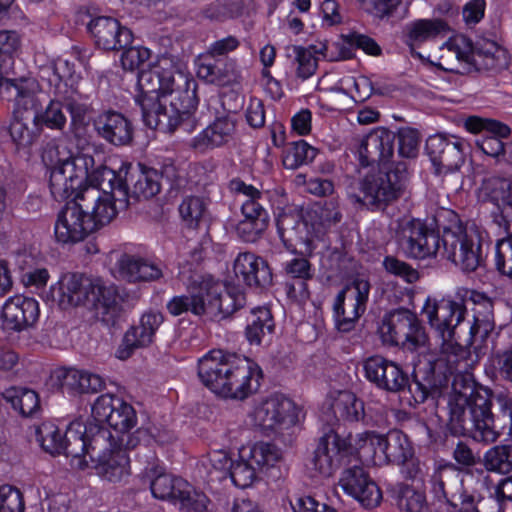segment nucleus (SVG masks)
Returning a JSON list of instances; mask_svg holds the SVG:
<instances>
[{
  "mask_svg": "<svg viewBox=\"0 0 512 512\" xmlns=\"http://www.w3.org/2000/svg\"><path fill=\"white\" fill-rule=\"evenodd\" d=\"M40 91V84L34 77H5L0 84V93L14 103L13 111L22 113L40 108L41 102L38 99Z\"/></svg>",
  "mask_w": 512,
  "mask_h": 512,
  "instance_id": "5701e85b",
  "label": "nucleus"
},
{
  "mask_svg": "<svg viewBox=\"0 0 512 512\" xmlns=\"http://www.w3.org/2000/svg\"><path fill=\"white\" fill-rule=\"evenodd\" d=\"M176 502H179L181 509L186 512H205L207 509V497L195 491L187 482V488L181 489L177 494Z\"/></svg>",
  "mask_w": 512,
  "mask_h": 512,
  "instance_id": "338daca9",
  "label": "nucleus"
},
{
  "mask_svg": "<svg viewBox=\"0 0 512 512\" xmlns=\"http://www.w3.org/2000/svg\"><path fill=\"white\" fill-rule=\"evenodd\" d=\"M183 488H187L185 480L165 472L157 474L150 483V489L155 498L172 502H176L177 494Z\"/></svg>",
  "mask_w": 512,
  "mask_h": 512,
  "instance_id": "8fccbe9b",
  "label": "nucleus"
},
{
  "mask_svg": "<svg viewBox=\"0 0 512 512\" xmlns=\"http://www.w3.org/2000/svg\"><path fill=\"white\" fill-rule=\"evenodd\" d=\"M395 132L379 127L367 134L361 141L358 153L361 166L386 164L394 154Z\"/></svg>",
  "mask_w": 512,
  "mask_h": 512,
  "instance_id": "6ab92c4d",
  "label": "nucleus"
},
{
  "mask_svg": "<svg viewBox=\"0 0 512 512\" xmlns=\"http://www.w3.org/2000/svg\"><path fill=\"white\" fill-rule=\"evenodd\" d=\"M361 440L369 442L375 452H381L387 462L392 464L404 465L414 453L408 436L397 429L390 430L385 435L365 432Z\"/></svg>",
  "mask_w": 512,
  "mask_h": 512,
  "instance_id": "aec40b11",
  "label": "nucleus"
},
{
  "mask_svg": "<svg viewBox=\"0 0 512 512\" xmlns=\"http://www.w3.org/2000/svg\"><path fill=\"white\" fill-rule=\"evenodd\" d=\"M235 129L236 122L230 116L217 117L213 123L191 140L189 146L201 153L213 150L230 142Z\"/></svg>",
  "mask_w": 512,
  "mask_h": 512,
  "instance_id": "bb28decb",
  "label": "nucleus"
},
{
  "mask_svg": "<svg viewBox=\"0 0 512 512\" xmlns=\"http://www.w3.org/2000/svg\"><path fill=\"white\" fill-rule=\"evenodd\" d=\"M449 30L447 22L442 19H420L406 26L405 42L413 53L416 43H423L438 35L446 34Z\"/></svg>",
  "mask_w": 512,
  "mask_h": 512,
  "instance_id": "4c0bfd02",
  "label": "nucleus"
},
{
  "mask_svg": "<svg viewBox=\"0 0 512 512\" xmlns=\"http://www.w3.org/2000/svg\"><path fill=\"white\" fill-rule=\"evenodd\" d=\"M505 51L494 41L482 39L474 45L471 43L469 66L476 69L494 70L503 65Z\"/></svg>",
  "mask_w": 512,
  "mask_h": 512,
  "instance_id": "58836bf2",
  "label": "nucleus"
},
{
  "mask_svg": "<svg viewBox=\"0 0 512 512\" xmlns=\"http://www.w3.org/2000/svg\"><path fill=\"white\" fill-rule=\"evenodd\" d=\"M317 153L318 150L306 141H296L291 143V148L287 150L283 158V164L287 169L295 170L301 165L312 162Z\"/></svg>",
  "mask_w": 512,
  "mask_h": 512,
  "instance_id": "052dcab7",
  "label": "nucleus"
},
{
  "mask_svg": "<svg viewBox=\"0 0 512 512\" xmlns=\"http://www.w3.org/2000/svg\"><path fill=\"white\" fill-rule=\"evenodd\" d=\"M350 437L342 438L333 429L324 433L320 437L318 446L311 458L312 469L320 476L330 477L337 466L334 456H347L353 453L354 447L351 444Z\"/></svg>",
  "mask_w": 512,
  "mask_h": 512,
  "instance_id": "f3484780",
  "label": "nucleus"
},
{
  "mask_svg": "<svg viewBox=\"0 0 512 512\" xmlns=\"http://www.w3.org/2000/svg\"><path fill=\"white\" fill-rule=\"evenodd\" d=\"M277 231L286 248H304L311 252L314 240L308 216L298 211L282 212L277 218Z\"/></svg>",
  "mask_w": 512,
  "mask_h": 512,
  "instance_id": "a211bd4d",
  "label": "nucleus"
},
{
  "mask_svg": "<svg viewBox=\"0 0 512 512\" xmlns=\"http://www.w3.org/2000/svg\"><path fill=\"white\" fill-rule=\"evenodd\" d=\"M92 415L113 428L116 433L128 432L136 424L134 408L110 393L102 394L96 399Z\"/></svg>",
  "mask_w": 512,
  "mask_h": 512,
  "instance_id": "4468645a",
  "label": "nucleus"
},
{
  "mask_svg": "<svg viewBox=\"0 0 512 512\" xmlns=\"http://www.w3.org/2000/svg\"><path fill=\"white\" fill-rule=\"evenodd\" d=\"M62 98L51 99L44 110L41 107L34 110L32 122L40 131L42 127L62 131L67 123V117L63 110Z\"/></svg>",
  "mask_w": 512,
  "mask_h": 512,
  "instance_id": "a18cd8bd",
  "label": "nucleus"
},
{
  "mask_svg": "<svg viewBox=\"0 0 512 512\" xmlns=\"http://www.w3.org/2000/svg\"><path fill=\"white\" fill-rule=\"evenodd\" d=\"M433 224L436 233L439 236L442 233L440 239H446L449 234L460 233L468 227L455 211L446 208H440L436 211L433 216Z\"/></svg>",
  "mask_w": 512,
  "mask_h": 512,
  "instance_id": "13d9d810",
  "label": "nucleus"
},
{
  "mask_svg": "<svg viewBox=\"0 0 512 512\" xmlns=\"http://www.w3.org/2000/svg\"><path fill=\"white\" fill-rule=\"evenodd\" d=\"M396 139H398V153L403 158H414L418 154L420 142L419 132L410 127H403L398 130Z\"/></svg>",
  "mask_w": 512,
  "mask_h": 512,
  "instance_id": "69168bd1",
  "label": "nucleus"
},
{
  "mask_svg": "<svg viewBox=\"0 0 512 512\" xmlns=\"http://www.w3.org/2000/svg\"><path fill=\"white\" fill-rule=\"evenodd\" d=\"M471 42L464 36L449 38L440 47V58L437 66L445 71L460 72L455 66L470 63Z\"/></svg>",
  "mask_w": 512,
  "mask_h": 512,
  "instance_id": "c9c22d12",
  "label": "nucleus"
},
{
  "mask_svg": "<svg viewBox=\"0 0 512 512\" xmlns=\"http://www.w3.org/2000/svg\"><path fill=\"white\" fill-rule=\"evenodd\" d=\"M439 358L446 362L451 374L457 373L450 396L448 428L453 435H468L478 442L492 443L499 432L492 413V390L477 386L475 381L463 376L473 364L471 352L455 341L441 340Z\"/></svg>",
  "mask_w": 512,
  "mask_h": 512,
  "instance_id": "f257e3e1",
  "label": "nucleus"
},
{
  "mask_svg": "<svg viewBox=\"0 0 512 512\" xmlns=\"http://www.w3.org/2000/svg\"><path fill=\"white\" fill-rule=\"evenodd\" d=\"M86 428L89 460H101L117 448V436L95 416L92 415V419L86 422Z\"/></svg>",
  "mask_w": 512,
  "mask_h": 512,
  "instance_id": "2f4dec72",
  "label": "nucleus"
},
{
  "mask_svg": "<svg viewBox=\"0 0 512 512\" xmlns=\"http://www.w3.org/2000/svg\"><path fill=\"white\" fill-rule=\"evenodd\" d=\"M39 315V303L34 298L23 295L8 298L1 312L5 327L17 332L34 327Z\"/></svg>",
  "mask_w": 512,
  "mask_h": 512,
  "instance_id": "4be33fe9",
  "label": "nucleus"
},
{
  "mask_svg": "<svg viewBox=\"0 0 512 512\" xmlns=\"http://www.w3.org/2000/svg\"><path fill=\"white\" fill-rule=\"evenodd\" d=\"M467 312L465 299L458 294L456 299L428 297L422 309L427 322L441 340L455 338L457 327L464 321Z\"/></svg>",
  "mask_w": 512,
  "mask_h": 512,
  "instance_id": "6e6552de",
  "label": "nucleus"
},
{
  "mask_svg": "<svg viewBox=\"0 0 512 512\" xmlns=\"http://www.w3.org/2000/svg\"><path fill=\"white\" fill-rule=\"evenodd\" d=\"M399 244L409 258L426 259L435 257L440 249V236L431 225L411 219L400 226Z\"/></svg>",
  "mask_w": 512,
  "mask_h": 512,
  "instance_id": "9d476101",
  "label": "nucleus"
},
{
  "mask_svg": "<svg viewBox=\"0 0 512 512\" xmlns=\"http://www.w3.org/2000/svg\"><path fill=\"white\" fill-rule=\"evenodd\" d=\"M175 76L173 86L164 97L167 99L170 112L175 114L178 126L186 132H192L200 121V117L196 115L198 106L197 84L180 71Z\"/></svg>",
  "mask_w": 512,
  "mask_h": 512,
  "instance_id": "1a4fd4ad",
  "label": "nucleus"
},
{
  "mask_svg": "<svg viewBox=\"0 0 512 512\" xmlns=\"http://www.w3.org/2000/svg\"><path fill=\"white\" fill-rule=\"evenodd\" d=\"M124 177L132 186V197L140 199H149L160 192L159 172L153 168H146L139 164L137 168L125 165L122 169Z\"/></svg>",
  "mask_w": 512,
  "mask_h": 512,
  "instance_id": "7c9ffc66",
  "label": "nucleus"
},
{
  "mask_svg": "<svg viewBox=\"0 0 512 512\" xmlns=\"http://www.w3.org/2000/svg\"><path fill=\"white\" fill-rule=\"evenodd\" d=\"M97 135L114 146H125L133 140V125L122 113L108 110L93 122Z\"/></svg>",
  "mask_w": 512,
  "mask_h": 512,
  "instance_id": "b1692460",
  "label": "nucleus"
},
{
  "mask_svg": "<svg viewBox=\"0 0 512 512\" xmlns=\"http://www.w3.org/2000/svg\"><path fill=\"white\" fill-rule=\"evenodd\" d=\"M53 73L56 77L55 95L56 97L70 96L78 94L77 79L73 67L70 66L68 60L58 59L53 65Z\"/></svg>",
  "mask_w": 512,
  "mask_h": 512,
  "instance_id": "3c124183",
  "label": "nucleus"
},
{
  "mask_svg": "<svg viewBox=\"0 0 512 512\" xmlns=\"http://www.w3.org/2000/svg\"><path fill=\"white\" fill-rule=\"evenodd\" d=\"M425 148L439 175L454 173L464 163L463 143L454 136L447 137L443 134L430 136L426 140Z\"/></svg>",
  "mask_w": 512,
  "mask_h": 512,
  "instance_id": "f8f14e48",
  "label": "nucleus"
},
{
  "mask_svg": "<svg viewBox=\"0 0 512 512\" xmlns=\"http://www.w3.org/2000/svg\"><path fill=\"white\" fill-rule=\"evenodd\" d=\"M444 256L464 272H474L484 262L483 237L475 225L441 239Z\"/></svg>",
  "mask_w": 512,
  "mask_h": 512,
  "instance_id": "0eeeda50",
  "label": "nucleus"
},
{
  "mask_svg": "<svg viewBox=\"0 0 512 512\" xmlns=\"http://www.w3.org/2000/svg\"><path fill=\"white\" fill-rule=\"evenodd\" d=\"M465 299V304L471 302L473 307V319H494L493 301L485 293L475 290H465L461 295Z\"/></svg>",
  "mask_w": 512,
  "mask_h": 512,
  "instance_id": "e2e57ef3",
  "label": "nucleus"
},
{
  "mask_svg": "<svg viewBox=\"0 0 512 512\" xmlns=\"http://www.w3.org/2000/svg\"><path fill=\"white\" fill-rule=\"evenodd\" d=\"M339 485L346 494L356 499L364 508H375L382 500L380 488L361 465L355 464L344 469Z\"/></svg>",
  "mask_w": 512,
  "mask_h": 512,
  "instance_id": "2eb2a0df",
  "label": "nucleus"
},
{
  "mask_svg": "<svg viewBox=\"0 0 512 512\" xmlns=\"http://www.w3.org/2000/svg\"><path fill=\"white\" fill-rule=\"evenodd\" d=\"M365 378L379 390L399 394L406 391L408 374L397 362L376 354L362 363Z\"/></svg>",
  "mask_w": 512,
  "mask_h": 512,
  "instance_id": "9b49d317",
  "label": "nucleus"
},
{
  "mask_svg": "<svg viewBox=\"0 0 512 512\" xmlns=\"http://www.w3.org/2000/svg\"><path fill=\"white\" fill-rule=\"evenodd\" d=\"M215 456L219 457L222 463L221 468H229V474L232 482L240 488H247L253 484L256 479L257 471H261L256 464L251 462V458L242 455L241 459L232 462L226 453L217 452Z\"/></svg>",
  "mask_w": 512,
  "mask_h": 512,
  "instance_id": "a19ab883",
  "label": "nucleus"
},
{
  "mask_svg": "<svg viewBox=\"0 0 512 512\" xmlns=\"http://www.w3.org/2000/svg\"><path fill=\"white\" fill-rule=\"evenodd\" d=\"M86 28L95 45L106 51H118L132 44V31L114 17H91Z\"/></svg>",
  "mask_w": 512,
  "mask_h": 512,
  "instance_id": "ddd939ff",
  "label": "nucleus"
},
{
  "mask_svg": "<svg viewBox=\"0 0 512 512\" xmlns=\"http://www.w3.org/2000/svg\"><path fill=\"white\" fill-rule=\"evenodd\" d=\"M221 283L210 275H200L191 279L187 293L192 294L195 301V315H214L217 298L220 297Z\"/></svg>",
  "mask_w": 512,
  "mask_h": 512,
  "instance_id": "cd10ccee",
  "label": "nucleus"
},
{
  "mask_svg": "<svg viewBox=\"0 0 512 512\" xmlns=\"http://www.w3.org/2000/svg\"><path fill=\"white\" fill-rule=\"evenodd\" d=\"M234 272L246 285L266 289L272 285L273 274L266 260L251 252L240 253L234 261Z\"/></svg>",
  "mask_w": 512,
  "mask_h": 512,
  "instance_id": "a878e982",
  "label": "nucleus"
},
{
  "mask_svg": "<svg viewBox=\"0 0 512 512\" xmlns=\"http://www.w3.org/2000/svg\"><path fill=\"white\" fill-rule=\"evenodd\" d=\"M297 421L298 408L292 400L283 395L270 396L254 411L255 425L264 431L274 430L285 423L294 425Z\"/></svg>",
  "mask_w": 512,
  "mask_h": 512,
  "instance_id": "dca6fc26",
  "label": "nucleus"
},
{
  "mask_svg": "<svg viewBox=\"0 0 512 512\" xmlns=\"http://www.w3.org/2000/svg\"><path fill=\"white\" fill-rule=\"evenodd\" d=\"M433 492L443 497L455 512H503L498 498H484L464 487L463 478L454 464L439 466L431 477Z\"/></svg>",
  "mask_w": 512,
  "mask_h": 512,
  "instance_id": "20e7f679",
  "label": "nucleus"
},
{
  "mask_svg": "<svg viewBox=\"0 0 512 512\" xmlns=\"http://www.w3.org/2000/svg\"><path fill=\"white\" fill-rule=\"evenodd\" d=\"M122 166L118 172L100 165L89 171V186H84L74 198L67 201L58 214L55 237L58 242L75 243L108 224L115 217L108 191L114 189L124 176Z\"/></svg>",
  "mask_w": 512,
  "mask_h": 512,
  "instance_id": "f03ea898",
  "label": "nucleus"
},
{
  "mask_svg": "<svg viewBox=\"0 0 512 512\" xmlns=\"http://www.w3.org/2000/svg\"><path fill=\"white\" fill-rule=\"evenodd\" d=\"M415 315L406 308H398L385 315L379 326L382 341L388 345H399L415 323Z\"/></svg>",
  "mask_w": 512,
  "mask_h": 512,
  "instance_id": "473e14b6",
  "label": "nucleus"
},
{
  "mask_svg": "<svg viewBox=\"0 0 512 512\" xmlns=\"http://www.w3.org/2000/svg\"><path fill=\"white\" fill-rule=\"evenodd\" d=\"M441 360H429L424 367L415 371L412 380L408 377L406 390L410 394L409 404L416 406L424 403L429 397L440 393L444 377L439 370Z\"/></svg>",
  "mask_w": 512,
  "mask_h": 512,
  "instance_id": "412c9836",
  "label": "nucleus"
},
{
  "mask_svg": "<svg viewBox=\"0 0 512 512\" xmlns=\"http://www.w3.org/2000/svg\"><path fill=\"white\" fill-rule=\"evenodd\" d=\"M246 303V294L240 287L235 285L223 287L221 284L220 297L217 298L216 309H214L215 314L211 317L228 318L245 307Z\"/></svg>",
  "mask_w": 512,
  "mask_h": 512,
  "instance_id": "de8ad7c7",
  "label": "nucleus"
},
{
  "mask_svg": "<svg viewBox=\"0 0 512 512\" xmlns=\"http://www.w3.org/2000/svg\"><path fill=\"white\" fill-rule=\"evenodd\" d=\"M118 292L113 285H106L100 278H93V289L90 290L88 303L103 316L114 315L118 305Z\"/></svg>",
  "mask_w": 512,
  "mask_h": 512,
  "instance_id": "c03bdc74",
  "label": "nucleus"
},
{
  "mask_svg": "<svg viewBox=\"0 0 512 512\" xmlns=\"http://www.w3.org/2000/svg\"><path fill=\"white\" fill-rule=\"evenodd\" d=\"M483 465L489 472L508 474L512 471V445H497L484 455Z\"/></svg>",
  "mask_w": 512,
  "mask_h": 512,
  "instance_id": "5fc2aeb1",
  "label": "nucleus"
},
{
  "mask_svg": "<svg viewBox=\"0 0 512 512\" xmlns=\"http://www.w3.org/2000/svg\"><path fill=\"white\" fill-rule=\"evenodd\" d=\"M198 376L204 386L225 398L243 400L259 387L252 363L223 350H212L199 360Z\"/></svg>",
  "mask_w": 512,
  "mask_h": 512,
  "instance_id": "7ed1b4c3",
  "label": "nucleus"
},
{
  "mask_svg": "<svg viewBox=\"0 0 512 512\" xmlns=\"http://www.w3.org/2000/svg\"><path fill=\"white\" fill-rule=\"evenodd\" d=\"M138 102L147 127L168 132H174L179 127L175 120V114H172L170 108H167L168 103L165 97H141Z\"/></svg>",
  "mask_w": 512,
  "mask_h": 512,
  "instance_id": "c85d7f7f",
  "label": "nucleus"
},
{
  "mask_svg": "<svg viewBox=\"0 0 512 512\" xmlns=\"http://www.w3.org/2000/svg\"><path fill=\"white\" fill-rule=\"evenodd\" d=\"M331 408L334 415L343 421L357 422L365 415L363 401L350 391H340Z\"/></svg>",
  "mask_w": 512,
  "mask_h": 512,
  "instance_id": "49530a36",
  "label": "nucleus"
},
{
  "mask_svg": "<svg viewBox=\"0 0 512 512\" xmlns=\"http://www.w3.org/2000/svg\"><path fill=\"white\" fill-rule=\"evenodd\" d=\"M97 474L110 482H119L129 474V458L122 449H114L101 460H89Z\"/></svg>",
  "mask_w": 512,
  "mask_h": 512,
  "instance_id": "ea45409f",
  "label": "nucleus"
},
{
  "mask_svg": "<svg viewBox=\"0 0 512 512\" xmlns=\"http://www.w3.org/2000/svg\"><path fill=\"white\" fill-rule=\"evenodd\" d=\"M314 238H320L334 225L340 222L341 213L333 202H326L307 212Z\"/></svg>",
  "mask_w": 512,
  "mask_h": 512,
  "instance_id": "37998d69",
  "label": "nucleus"
},
{
  "mask_svg": "<svg viewBox=\"0 0 512 512\" xmlns=\"http://www.w3.org/2000/svg\"><path fill=\"white\" fill-rule=\"evenodd\" d=\"M407 175L405 162H398L387 171L370 173L360 182L363 196L355 195V200L371 209H385L401 196Z\"/></svg>",
  "mask_w": 512,
  "mask_h": 512,
  "instance_id": "39448f33",
  "label": "nucleus"
},
{
  "mask_svg": "<svg viewBox=\"0 0 512 512\" xmlns=\"http://www.w3.org/2000/svg\"><path fill=\"white\" fill-rule=\"evenodd\" d=\"M291 49L295 54V61L298 64L296 69L297 77L306 80L314 75L318 68V59L314 56L317 51L312 50L314 47L305 48L294 45Z\"/></svg>",
  "mask_w": 512,
  "mask_h": 512,
  "instance_id": "680f3d73",
  "label": "nucleus"
},
{
  "mask_svg": "<svg viewBox=\"0 0 512 512\" xmlns=\"http://www.w3.org/2000/svg\"><path fill=\"white\" fill-rule=\"evenodd\" d=\"M6 130L17 150L30 148L40 136V130L30 128L25 113L18 111H12Z\"/></svg>",
  "mask_w": 512,
  "mask_h": 512,
  "instance_id": "79ce46f5",
  "label": "nucleus"
},
{
  "mask_svg": "<svg viewBox=\"0 0 512 512\" xmlns=\"http://www.w3.org/2000/svg\"><path fill=\"white\" fill-rule=\"evenodd\" d=\"M122 276L129 282L156 281L163 276L162 269L148 260L123 255L119 260Z\"/></svg>",
  "mask_w": 512,
  "mask_h": 512,
  "instance_id": "e433bc0d",
  "label": "nucleus"
},
{
  "mask_svg": "<svg viewBox=\"0 0 512 512\" xmlns=\"http://www.w3.org/2000/svg\"><path fill=\"white\" fill-rule=\"evenodd\" d=\"M37 441L41 447L48 453H63L64 435L53 426L44 425L36 430Z\"/></svg>",
  "mask_w": 512,
  "mask_h": 512,
  "instance_id": "0e129e2a",
  "label": "nucleus"
},
{
  "mask_svg": "<svg viewBox=\"0 0 512 512\" xmlns=\"http://www.w3.org/2000/svg\"><path fill=\"white\" fill-rule=\"evenodd\" d=\"M397 505L405 512H425L427 509L424 493L403 483L397 486Z\"/></svg>",
  "mask_w": 512,
  "mask_h": 512,
  "instance_id": "bf43d9fd",
  "label": "nucleus"
},
{
  "mask_svg": "<svg viewBox=\"0 0 512 512\" xmlns=\"http://www.w3.org/2000/svg\"><path fill=\"white\" fill-rule=\"evenodd\" d=\"M495 265L502 275L512 279V237H506L497 241Z\"/></svg>",
  "mask_w": 512,
  "mask_h": 512,
  "instance_id": "774afa93",
  "label": "nucleus"
},
{
  "mask_svg": "<svg viewBox=\"0 0 512 512\" xmlns=\"http://www.w3.org/2000/svg\"><path fill=\"white\" fill-rule=\"evenodd\" d=\"M251 462L260 470L274 467L282 459L281 450L273 443L257 442L249 450Z\"/></svg>",
  "mask_w": 512,
  "mask_h": 512,
  "instance_id": "4d7b16f0",
  "label": "nucleus"
},
{
  "mask_svg": "<svg viewBox=\"0 0 512 512\" xmlns=\"http://www.w3.org/2000/svg\"><path fill=\"white\" fill-rule=\"evenodd\" d=\"M2 396L23 416H32L40 408L38 394L27 388L11 387L5 390Z\"/></svg>",
  "mask_w": 512,
  "mask_h": 512,
  "instance_id": "09e8293b",
  "label": "nucleus"
},
{
  "mask_svg": "<svg viewBox=\"0 0 512 512\" xmlns=\"http://www.w3.org/2000/svg\"><path fill=\"white\" fill-rule=\"evenodd\" d=\"M86 422L82 419L72 421L64 434L63 453L78 460L80 469L89 467Z\"/></svg>",
  "mask_w": 512,
  "mask_h": 512,
  "instance_id": "72a5a7b5",
  "label": "nucleus"
},
{
  "mask_svg": "<svg viewBox=\"0 0 512 512\" xmlns=\"http://www.w3.org/2000/svg\"><path fill=\"white\" fill-rule=\"evenodd\" d=\"M95 166L92 155L78 153L62 162L49 175V189L53 198L57 201L74 198L84 188V183L89 178V171Z\"/></svg>",
  "mask_w": 512,
  "mask_h": 512,
  "instance_id": "423d86ee",
  "label": "nucleus"
},
{
  "mask_svg": "<svg viewBox=\"0 0 512 512\" xmlns=\"http://www.w3.org/2000/svg\"><path fill=\"white\" fill-rule=\"evenodd\" d=\"M480 191L483 200L493 203L498 209L512 200L511 184L504 178L490 177L484 179Z\"/></svg>",
  "mask_w": 512,
  "mask_h": 512,
  "instance_id": "603ef678",
  "label": "nucleus"
},
{
  "mask_svg": "<svg viewBox=\"0 0 512 512\" xmlns=\"http://www.w3.org/2000/svg\"><path fill=\"white\" fill-rule=\"evenodd\" d=\"M179 213L187 227L196 229L207 216V203L198 196L187 197L180 204Z\"/></svg>",
  "mask_w": 512,
  "mask_h": 512,
  "instance_id": "6e6d98bb",
  "label": "nucleus"
},
{
  "mask_svg": "<svg viewBox=\"0 0 512 512\" xmlns=\"http://www.w3.org/2000/svg\"><path fill=\"white\" fill-rule=\"evenodd\" d=\"M179 70L170 59L164 58L148 70H142L138 77L141 97H164L173 86Z\"/></svg>",
  "mask_w": 512,
  "mask_h": 512,
  "instance_id": "393cba45",
  "label": "nucleus"
},
{
  "mask_svg": "<svg viewBox=\"0 0 512 512\" xmlns=\"http://www.w3.org/2000/svg\"><path fill=\"white\" fill-rule=\"evenodd\" d=\"M153 342L152 336L141 322L132 326L124 335L123 342L117 350V357L121 360L129 358L135 349L149 346Z\"/></svg>",
  "mask_w": 512,
  "mask_h": 512,
  "instance_id": "864d4df0",
  "label": "nucleus"
},
{
  "mask_svg": "<svg viewBox=\"0 0 512 512\" xmlns=\"http://www.w3.org/2000/svg\"><path fill=\"white\" fill-rule=\"evenodd\" d=\"M93 278L84 274L67 273L58 283L59 303L62 307L78 306L88 303Z\"/></svg>",
  "mask_w": 512,
  "mask_h": 512,
  "instance_id": "c756f323",
  "label": "nucleus"
},
{
  "mask_svg": "<svg viewBox=\"0 0 512 512\" xmlns=\"http://www.w3.org/2000/svg\"><path fill=\"white\" fill-rule=\"evenodd\" d=\"M275 330V321L270 309L259 306L251 309L246 317L245 336L251 345H260Z\"/></svg>",
  "mask_w": 512,
  "mask_h": 512,
  "instance_id": "f704fd0d",
  "label": "nucleus"
}]
</instances>
